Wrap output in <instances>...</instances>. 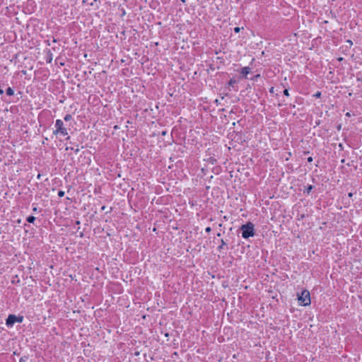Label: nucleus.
I'll use <instances>...</instances> for the list:
<instances>
[{
    "label": "nucleus",
    "instance_id": "obj_11",
    "mask_svg": "<svg viewBox=\"0 0 362 362\" xmlns=\"http://www.w3.org/2000/svg\"><path fill=\"white\" fill-rule=\"evenodd\" d=\"M64 191L60 190V191L58 192V196L59 197H64Z\"/></svg>",
    "mask_w": 362,
    "mask_h": 362
},
{
    "label": "nucleus",
    "instance_id": "obj_9",
    "mask_svg": "<svg viewBox=\"0 0 362 362\" xmlns=\"http://www.w3.org/2000/svg\"><path fill=\"white\" fill-rule=\"evenodd\" d=\"M226 245V243L223 240H221V245L220 246H218V250H221L223 247L224 245Z\"/></svg>",
    "mask_w": 362,
    "mask_h": 362
},
{
    "label": "nucleus",
    "instance_id": "obj_18",
    "mask_svg": "<svg viewBox=\"0 0 362 362\" xmlns=\"http://www.w3.org/2000/svg\"><path fill=\"white\" fill-rule=\"evenodd\" d=\"M308 161L310 162V163L312 162L313 161V158L312 157H309L308 158Z\"/></svg>",
    "mask_w": 362,
    "mask_h": 362
},
{
    "label": "nucleus",
    "instance_id": "obj_21",
    "mask_svg": "<svg viewBox=\"0 0 362 362\" xmlns=\"http://www.w3.org/2000/svg\"><path fill=\"white\" fill-rule=\"evenodd\" d=\"M52 42H56V40H55V39H53Z\"/></svg>",
    "mask_w": 362,
    "mask_h": 362
},
{
    "label": "nucleus",
    "instance_id": "obj_3",
    "mask_svg": "<svg viewBox=\"0 0 362 362\" xmlns=\"http://www.w3.org/2000/svg\"><path fill=\"white\" fill-rule=\"evenodd\" d=\"M55 128L56 129L54 131V134H60L63 136H66L68 134L67 129L64 127V122L62 120H56Z\"/></svg>",
    "mask_w": 362,
    "mask_h": 362
},
{
    "label": "nucleus",
    "instance_id": "obj_7",
    "mask_svg": "<svg viewBox=\"0 0 362 362\" xmlns=\"http://www.w3.org/2000/svg\"><path fill=\"white\" fill-rule=\"evenodd\" d=\"M35 220V217L33 216H30L27 218V221L29 223H33Z\"/></svg>",
    "mask_w": 362,
    "mask_h": 362
},
{
    "label": "nucleus",
    "instance_id": "obj_23",
    "mask_svg": "<svg viewBox=\"0 0 362 362\" xmlns=\"http://www.w3.org/2000/svg\"><path fill=\"white\" fill-rule=\"evenodd\" d=\"M182 1L185 2V0H182Z\"/></svg>",
    "mask_w": 362,
    "mask_h": 362
},
{
    "label": "nucleus",
    "instance_id": "obj_16",
    "mask_svg": "<svg viewBox=\"0 0 362 362\" xmlns=\"http://www.w3.org/2000/svg\"><path fill=\"white\" fill-rule=\"evenodd\" d=\"M234 31H235V33H238V32L240 31V28H238V27L235 28H234Z\"/></svg>",
    "mask_w": 362,
    "mask_h": 362
},
{
    "label": "nucleus",
    "instance_id": "obj_15",
    "mask_svg": "<svg viewBox=\"0 0 362 362\" xmlns=\"http://www.w3.org/2000/svg\"><path fill=\"white\" fill-rule=\"evenodd\" d=\"M23 321V317H18L16 322H21Z\"/></svg>",
    "mask_w": 362,
    "mask_h": 362
},
{
    "label": "nucleus",
    "instance_id": "obj_12",
    "mask_svg": "<svg viewBox=\"0 0 362 362\" xmlns=\"http://www.w3.org/2000/svg\"><path fill=\"white\" fill-rule=\"evenodd\" d=\"M284 94L286 96H288L289 95V93H288V89H285L284 90Z\"/></svg>",
    "mask_w": 362,
    "mask_h": 362
},
{
    "label": "nucleus",
    "instance_id": "obj_20",
    "mask_svg": "<svg viewBox=\"0 0 362 362\" xmlns=\"http://www.w3.org/2000/svg\"><path fill=\"white\" fill-rule=\"evenodd\" d=\"M3 93V90L1 89H0V94H2Z\"/></svg>",
    "mask_w": 362,
    "mask_h": 362
},
{
    "label": "nucleus",
    "instance_id": "obj_1",
    "mask_svg": "<svg viewBox=\"0 0 362 362\" xmlns=\"http://www.w3.org/2000/svg\"><path fill=\"white\" fill-rule=\"evenodd\" d=\"M242 236L243 238H248L252 237L255 235L254 233V225L252 223H247V224L241 226Z\"/></svg>",
    "mask_w": 362,
    "mask_h": 362
},
{
    "label": "nucleus",
    "instance_id": "obj_8",
    "mask_svg": "<svg viewBox=\"0 0 362 362\" xmlns=\"http://www.w3.org/2000/svg\"><path fill=\"white\" fill-rule=\"evenodd\" d=\"M64 119L66 122H68L72 119V116L71 115H66Z\"/></svg>",
    "mask_w": 362,
    "mask_h": 362
},
{
    "label": "nucleus",
    "instance_id": "obj_5",
    "mask_svg": "<svg viewBox=\"0 0 362 362\" xmlns=\"http://www.w3.org/2000/svg\"><path fill=\"white\" fill-rule=\"evenodd\" d=\"M250 69L249 67H244V68H243V69L241 71V74L243 76H247V75L250 73Z\"/></svg>",
    "mask_w": 362,
    "mask_h": 362
},
{
    "label": "nucleus",
    "instance_id": "obj_13",
    "mask_svg": "<svg viewBox=\"0 0 362 362\" xmlns=\"http://www.w3.org/2000/svg\"><path fill=\"white\" fill-rule=\"evenodd\" d=\"M235 83V80L231 79V80L229 81L228 84H229L230 86H233Z\"/></svg>",
    "mask_w": 362,
    "mask_h": 362
},
{
    "label": "nucleus",
    "instance_id": "obj_22",
    "mask_svg": "<svg viewBox=\"0 0 362 362\" xmlns=\"http://www.w3.org/2000/svg\"><path fill=\"white\" fill-rule=\"evenodd\" d=\"M349 197H351V196H352V194H351V193H349Z\"/></svg>",
    "mask_w": 362,
    "mask_h": 362
},
{
    "label": "nucleus",
    "instance_id": "obj_19",
    "mask_svg": "<svg viewBox=\"0 0 362 362\" xmlns=\"http://www.w3.org/2000/svg\"><path fill=\"white\" fill-rule=\"evenodd\" d=\"M274 87H272V88H270V90H269V91H270V93H274Z\"/></svg>",
    "mask_w": 362,
    "mask_h": 362
},
{
    "label": "nucleus",
    "instance_id": "obj_14",
    "mask_svg": "<svg viewBox=\"0 0 362 362\" xmlns=\"http://www.w3.org/2000/svg\"><path fill=\"white\" fill-rule=\"evenodd\" d=\"M321 95V93L320 92H317L314 96L316 97V98H320Z\"/></svg>",
    "mask_w": 362,
    "mask_h": 362
},
{
    "label": "nucleus",
    "instance_id": "obj_10",
    "mask_svg": "<svg viewBox=\"0 0 362 362\" xmlns=\"http://www.w3.org/2000/svg\"><path fill=\"white\" fill-rule=\"evenodd\" d=\"M312 189H313V186L312 185L308 186V188L306 189V192L308 194H309L311 192Z\"/></svg>",
    "mask_w": 362,
    "mask_h": 362
},
{
    "label": "nucleus",
    "instance_id": "obj_4",
    "mask_svg": "<svg viewBox=\"0 0 362 362\" xmlns=\"http://www.w3.org/2000/svg\"><path fill=\"white\" fill-rule=\"evenodd\" d=\"M18 319V317H16V315H8L7 320H6V325L8 327H11L13 326V325L16 322Z\"/></svg>",
    "mask_w": 362,
    "mask_h": 362
},
{
    "label": "nucleus",
    "instance_id": "obj_2",
    "mask_svg": "<svg viewBox=\"0 0 362 362\" xmlns=\"http://www.w3.org/2000/svg\"><path fill=\"white\" fill-rule=\"evenodd\" d=\"M298 300L301 305H309L310 304V292L307 290L303 291L298 296Z\"/></svg>",
    "mask_w": 362,
    "mask_h": 362
},
{
    "label": "nucleus",
    "instance_id": "obj_6",
    "mask_svg": "<svg viewBox=\"0 0 362 362\" xmlns=\"http://www.w3.org/2000/svg\"><path fill=\"white\" fill-rule=\"evenodd\" d=\"M14 93V91L13 90V89L11 88H8L6 89V94L8 95H13Z\"/></svg>",
    "mask_w": 362,
    "mask_h": 362
},
{
    "label": "nucleus",
    "instance_id": "obj_17",
    "mask_svg": "<svg viewBox=\"0 0 362 362\" xmlns=\"http://www.w3.org/2000/svg\"><path fill=\"white\" fill-rule=\"evenodd\" d=\"M210 231H211V228L210 227H207L206 228V232L209 233Z\"/></svg>",
    "mask_w": 362,
    "mask_h": 362
}]
</instances>
